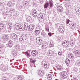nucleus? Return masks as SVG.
I'll return each instance as SVG.
<instances>
[{
    "label": "nucleus",
    "instance_id": "f257e3e1",
    "mask_svg": "<svg viewBox=\"0 0 80 80\" xmlns=\"http://www.w3.org/2000/svg\"><path fill=\"white\" fill-rule=\"evenodd\" d=\"M0 68L2 72H5L8 70V66L4 65H1L0 67Z\"/></svg>",
    "mask_w": 80,
    "mask_h": 80
},
{
    "label": "nucleus",
    "instance_id": "f03ea898",
    "mask_svg": "<svg viewBox=\"0 0 80 80\" xmlns=\"http://www.w3.org/2000/svg\"><path fill=\"white\" fill-rule=\"evenodd\" d=\"M62 45L65 47H67L69 45V41L67 40L64 41L62 42Z\"/></svg>",
    "mask_w": 80,
    "mask_h": 80
},
{
    "label": "nucleus",
    "instance_id": "7ed1b4c3",
    "mask_svg": "<svg viewBox=\"0 0 80 80\" xmlns=\"http://www.w3.org/2000/svg\"><path fill=\"white\" fill-rule=\"evenodd\" d=\"M15 23V25L14 26V28L15 30H17L18 29V27L20 26V23L18 22H16Z\"/></svg>",
    "mask_w": 80,
    "mask_h": 80
},
{
    "label": "nucleus",
    "instance_id": "20e7f679",
    "mask_svg": "<svg viewBox=\"0 0 80 80\" xmlns=\"http://www.w3.org/2000/svg\"><path fill=\"white\" fill-rule=\"evenodd\" d=\"M36 42L38 45H42V41L41 38L39 37L37 38L36 39Z\"/></svg>",
    "mask_w": 80,
    "mask_h": 80
},
{
    "label": "nucleus",
    "instance_id": "39448f33",
    "mask_svg": "<svg viewBox=\"0 0 80 80\" xmlns=\"http://www.w3.org/2000/svg\"><path fill=\"white\" fill-rule=\"evenodd\" d=\"M30 14L31 15H32L35 18V17H37V12L36 10H32Z\"/></svg>",
    "mask_w": 80,
    "mask_h": 80
},
{
    "label": "nucleus",
    "instance_id": "423d86ee",
    "mask_svg": "<svg viewBox=\"0 0 80 80\" xmlns=\"http://www.w3.org/2000/svg\"><path fill=\"white\" fill-rule=\"evenodd\" d=\"M73 53L75 55V57L80 56V51L78 50H75L72 51Z\"/></svg>",
    "mask_w": 80,
    "mask_h": 80
},
{
    "label": "nucleus",
    "instance_id": "0eeeda50",
    "mask_svg": "<svg viewBox=\"0 0 80 80\" xmlns=\"http://www.w3.org/2000/svg\"><path fill=\"white\" fill-rule=\"evenodd\" d=\"M41 66L44 68L45 69L47 70L48 68V65L47 64H45V63L44 62H42L41 63Z\"/></svg>",
    "mask_w": 80,
    "mask_h": 80
},
{
    "label": "nucleus",
    "instance_id": "6e6552de",
    "mask_svg": "<svg viewBox=\"0 0 80 80\" xmlns=\"http://www.w3.org/2000/svg\"><path fill=\"white\" fill-rule=\"evenodd\" d=\"M59 31L60 32V33H63V32H64L65 31V29H64V27L63 26H60L59 28Z\"/></svg>",
    "mask_w": 80,
    "mask_h": 80
},
{
    "label": "nucleus",
    "instance_id": "1a4fd4ad",
    "mask_svg": "<svg viewBox=\"0 0 80 80\" xmlns=\"http://www.w3.org/2000/svg\"><path fill=\"white\" fill-rule=\"evenodd\" d=\"M38 54V51L36 50H33L31 52V55L32 57H35Z\"/></svg>",
    "mask_w": 80,
    "mask_h": 80
},
{
    "label": "nucleus",
    "instance_id": "9d476101",
    "mask_svg": "<svg viewBox=\"0 0 80 80\" xmlns=\"http://www.w3.org/2000/svg\"><path fill=\"white\" fill-rule=\"evenodd\" d=\"M48 55L49 57H52L54 55V52L52 51H50L48 52Z\"/></svg>",
    "mask_w": 80,
    "mask_h": 80
},
{
    "label": "nucleus",
    "instance_id": "9b49d317",
    "mask_svg": "<svg viewBox=\"0 0 80 80\" xmlns=\"http://www.w3.org/2000/svg\"><path fill=\"white\" fill-rule=\"evenodd\" d=\"M57 10L58 12H61L63 11V8L61 6H58L57 8Z\"/></svg>",
    "mask_w": 80,
    "mask_h": 80
},
{
    "label": "nucleus",
    "instance_id": "f8f14e48",
    "mask_svg": "<svg viewBox=\"0 0 80 80\" xmlns=\"http://www.w3.org/2000/svg\"><path fill=\"white\" fill-rule=\"evenodd\" d=\"M11 36L14 40H18V37H17V36L16 34L12 33L11 34Z\"/></svg>",
    "mask_w": 80,
    "mask_h": 80
},
{
    "label": "nucleus",
    "instance_id": "ddd939ff",
    "mask_svg": "<svg viewBox=\"0 0 80 80\" xmlns=\"http://www.w3.org/2000/svg\"><path fill=\"white\" fill-rule=\"evenodd\" d=\"M45 17V14L44 13H42L40 14L38 16V18H43V17Z\"/></svg>",
    "mask_w": 80,
    "mask_h": 80
},
{
    "label": "nucleus",
    "instance_id": "4468645a",
    "mask_svg": "<svg viewBox=\"0 0 80 80\" xmlns=\"http://www.w3.org/2000/svg\"><path fill=\"white\" fill-rule=\"evenodd\" d=\"M48 47V44L47 42H45L43 44V45L42 46V49H45L46 48Z\"/></svg>",
    "mask_w": 80,
    "mask_h": 80
},
{
    "label": "nucleus",
    "instance_id": "2eb2a0df",
    "mask_svg": "<svg viewBox=\"0 0 80 80\" xmlns=\"http://www.w3.org/2000/svg\"><path fill=\"white\" fill-rule=\"evenodd\" d=\"M28 28L30 31H32L34 29V26L33 25H29L28 27Z\"/></svg>",
    "mask_w": 80,
    "mask_h": 80
},
{
    "label": "nucleus",
    "instance_id": "dca6fc26",
    "mask_svg": "<svg viewBox=\"0 0 80 80\" xmlns=\"http://www.w3.org/2000/svg\"><path fill=\"white\" fill-rule=\"evenodd\" d=\"M4 27H5V25L2 23H0V32H2V30Z\"/></svg>",
    "mask_w": 80,
    "mask_h": 80
},
{
    "label": "nucleus",
    "instance_id": "f3484780",
    "mask_svg": "<svg viewBox=\"0 0 80 80\" xmlns=\"http://www.w3.org/2000/svg\"><path fill=\"white\" fill-rule=\"evenodd\" d=\"M68 75L67 72H64L62 74V77L63 79H65V78H67Z\"/></svg>",
    "mask_w": 80,
    "mask_h": 80
},
{
    "label": "nucleus",
    "instance_id": "a211bd4d",
    "mask_svg": "<svg viewBox=\"0 0 80 80\" xmlns=\"http://www.w3.org/2000/svg\"><path fill=\"white\" fill-rule=\"evenodd\" d=\"M38 75L40 76H43L44 75V71L40 70L38 72Z\"/></svg>",
    "mask_w": 80,
    "mask_h": 80
},
{
    "label": "nucleus",
    "instance_id": "6ab92c4d",
    "mask_svg": "<svg viewBox=\"0 0 80 80\" xmlns=\"http://www.w3.org/2000/svg\"><path fill=\"white\" fill-rule=\"evenodd\" d=\"M57 67H58V69L59 70H60L61 72H63V68L62 67V66H57Z\"/></svg>",
    "mask_w": 80,
    "mask_h": 80
},
{
    "label": "nucleus",
    "instance_id": "aec40b11",
    "mask_svg": "<svg viewBox=\"0 0 80 80\" xmlns=\"http://www.w3.org/2000/svg\"><path fill=\"white\" fill-rule=\"evenodd\" d=\"M13 41H12L11 40H10L8 42V46L10 47V48H11L12 46H13Z\"/></svg>",
    "mask_w": 80,
    "mask_h": 80
},
{
    "label": "nucleus",
    "instance_id": "412c9836",
    "mask_svg": "<svg viewBox=\"0 0 80 80\" xmlns=\"http://www.w3.org/2000/svg\"><path fill=\"white\" fill-rule=\"evenodd\" d=\"M71 5H72V4H71V3L68 2H67V3H66L65 5V6L66 7H68L69 8H70V7H71Z\"/></svg>",
    "mask_w": 80,
    "mask_h": 80
},
{
    "label": "nucleus",
    "instance_id": "4be33fe9",
    "mask_svg": "<svg viewBox=\"0 0 80 80\" xmlns=\"http://www.w3.org/2000/svg\"><path fill=\"white\" fill-rule=\"evenodd\" d=\"M68 57L70 59H74V55L72 53L69 54Z\"/></svg>",
    "mask_w": 80,
    "mask_h": 80
},
{
    "label": "nucleus",
    "instance_id": "5701e85b",
    "mask_svg": "<svg viewBox=\"0 0 80 80\" xmlns=\"http://www.w3.org/2000/svg\"><path fill=\"white\" fill-rule=\"evenodd\" d=\"M76 66L80 67V61H76L75 63Z\"/></svg>",
    "mask_w": 80,
    "mask_h": 80
},
{
    "label": "nucleus",
    "instance_id": "b1692460",
    "mask_svg": "<svg viewBox=\"0 0 80 80\" xmlns=\"http://www.w3.org/2000/svg\"><path fill=\"white\" fill-rule=\"evenodd\" d=\"M75 11L78 14L80 13V8H75Z\"/></svg>",
    "mask_w": 80,
    "mask_h": 80
},
{
    "label": "nucleus",
    "instance_id": "393cba45",
    "mask_svg": "<svg viewBox=\"0 0 80 80\" xmlns=\"http://www.w3.org/2000/svg\"><path fill=\"white\" fill-rule=\"evenodd\" d=\"M49 3L50 4V8H51L52 6L53 5V1L52 0H50L49 1Z\"/></svg>",
    "mask_w": 80,
    "mask_h": 80
},
{
    "label": "nucleus",
    "instance_id": "a878e982",
    "mask_svg": "<svg viewBox=\"0 0 80 80\" xmlns=\"http://www.w3.org/2000/svg\"><path fill=\"white\" fill-rule=\"evenodd\" d=\"M35 30L41 31L42 30V28L41 27V26L39 25L36 28Z\"/></svg>",
    "mask_w": 80,
    "mask_h": 80
},
{
    "label": "nucleus",
    "instance_id": "bb28decb",
    "mask_svg": "<svg viewBox=\"0 0 80 80\" xmlns=\"http://www.w3.org/2000/svg\"><path fill=\"white\" fill-rule=\"evenodd\" d=\"M75 40H70V43L71 46H73V45L75 44Z\"/></svg>",
    "mask_w": 80,
    "mask_h": 80
},
{
    "label": "nucleus",
    "instance_id": "cd10ccee",
    "mask_svg": "<svg viewBox=\"0 0 80 80\" xmlns=\"http://www.w3.org/2000/svg\"><path fill=\"white\" fill-rule=\"evenodd\" d=\"M66 63L67 66H69L70 64V60L68 58H67L66 60Z\"/></svg>",
    "mask_w": 80,
    "mask_h": 80
},
{
    "label": "nucleus",
    "instance_id": "c85d7f7f",
    "mask_svg": "<svg viewBox=\"0 0 80 80\" xmlns=\"http://www.w3.org/2000/svg\"><path fill=\"white\" fill-rule=\"evenodd\" d=\"M18 30L20 32H22V31H23V26H20L19 27H18Z\"/></svg>",
    "mask_w": 80,
    "mask_h": 80
},
{
    "label": "nucleus",
    "instance_id": "c756f323",
    "mask_svg": "<svg viewBox=\"0 0 80 80\" xmlns=\"http://www.w3.org/2000/svg\"><path fill=\"white\" fill-rule=\"evenodd\" d=\"M23 40H25L27 39V36L25 34H23L21 36Z\"/></svg>",
    "mask_w": 80,
    "mask_h": 80
},
{
    "label": "nucleus",
    "instance_id": "7c9ffc66",
    "mask_svg": "<svg viewBox=\"0 0 80 80\" xmlns=\"http://www.w3.org/2000/svg\"><path fill=\"white\" fill-rule=\"evenodd\" d=\"M47 78L48 80H52V75L51 74H48V76H47Z\"/></svg>",
    "mask_w": 80,
    "mask_h": 80
},
{
    "label": "nucleus",
    "instance_id": "2f4dec72",
    "mask_svg": "<svg viewBox=\"0 0 80 80\" xmlns=\"http://www.w3.org/2000/svg\"><path fill=\"white\" fill-rule=\"evenodd\" d=\"M48 6H49V3L48 2H46L44 5V8H47Z\"/></svg>",
    "mask_w": 80,
    "mask_h": 80
},
{
    "label": "nucleus",
    "instance_id": "473e14b6",
    "mask_svg": "<svg viewBox=\"0 0 80 80\" xmlns=\"http://www.w3.org/2000/svg\"><path fill=\"white\" fill-rule=\"evenodd\" d=\"M40 32L41 31H40L35 30L34 34L36 35H37L40 34Z\"/></svg>",
    "mask_w": 80,
    "mask_h": 80
},
{
    "label": "nucleus",
    "instance_id": "72a5a7b5",
    "mask_svg": "<svg viewBox=\"0 0 80 80\" xmlns=\"http://www.w3.org/2000/svg\"><path fill=\"white\" fill-rule=\"evenodd\" d=\"M23 5H28V1L27 0H24L22 1Z\"/></svg>",
    "mask_w": 80,
    "mask_h": 80
},
{
    "label": "nucleus",
    "instance_id": "f704fd0d",
    "mask_svg": "<svg viewBox=\"0 0 80 80\" xmlns=\"http://www.w3.org/2000/svg\"><path fill=\"white\" fill-rule=\"evenodd\" d=\"M8 25L9 26V30H11V28H12L13 27V26H12V22H9L8 23Z\"/></svg>",
    "mask_w": 80,
    "mask_h": 80
},
{
    "label": "nucleus",
    "instance_id": "c9c22d12",
    "mask_svg": "<svg viewBox=\"0 0 80 80\" xmlns=\"http://www.w3.org/2000/svg\"><path fill=\"white\" fill-rule=\"evenodd\" d=\"M18 78L19 80H23V78L21 75H19L18 77Z\"/></svg>",
    "mask_w": 80,
    "mask_h": 80
},
{
    "label": "nucleus",
    "instance_id": "e433bc0d",
    "mask_svg": "<svg viewBox=\"0 0 80 80\" xmlns=\"http://www.w3.org/2000/svg\"><path fill=\"white\" fill-rule=\"evenodd\" d=\"M28 29V24L25 23L24 24V30H27Z\"/></svg>",
    "mask_w": 80,
    "mask_h": 80
},
{
    "label": "nucleus",
    "instance_id": "4c0bfd02",
    "mask_svg": "<svg viewBox=\"0 0 80 80\" xmlns=\"http://www.w3.org/2000/svg\"><path fill=\"white\" fill-rule=\"evenodd\" d=\"M3 39H4V40H6V39H8V35H5L4 36L2 37Z\"/></svg>",
    "mask_w": 80,
    "mask_h": 80
},
{
    "label": "nucleus",
    "instance_id": "58836bf2",
    "mask_svg": "<svg viewBox=\"0 0 80 80\" xmlns=\"http://www.w3.org/2000/svg\"><path fill=\"white\" fill-rule=\"evenodd\" d=\"M3 15L5 16H8V11H5L3 12Z\"/></svg>",
    "mask_w": 80,
    "mask_h": 80
},
{
    "label": "nucleus",
    "instance_id": "ea45409f",
    "mask_svg": "<svg viewBox=\"0 0 80 80\" xmlns=\"http://www.w3.org/2000/svg\"><path fill=\"white\" fill-rule=\"evenodd\" d=\"M12 56L13 57H15L17 56V53H16V52H13L12 53Z\"/></svg>",
    "mask_w": 80,
    "mask_h": 80
},
{
    "label": "nucleus",
    "instance_id": "a19ab883",
    "mask_svg": "<svg viewBox=\"0 0 80 80\" xmlns=\"http://www.w3.org/2000/svg\"><path fill=\"white\" fill-rule=\"evenodd\" d=\"M45 29L46 31L47 32H49V26H47L46 27Z\"/></svg>",
    "mask_w": 80,
    "mask_h": 80
},
{
    "label": "nucleus",
    "instance_id": "79ce46f5",
    "mask_svg": "<svg viewBox=\"0 0 80 80\" xmlns=\"http://www.w3.org/2000/svg\"><path fill=\"white\" fill-rule=\"evenodd\" d=\"M4 47H5V46L2 43H0V49H2Z\"/></svg>",
    "mask_w": 80,
    "mask_h": 80
},
{
    "label": "nucleus",
    "instance_id": "37998d69",
    "mask_svg": "<svg viewBox=\"0 0 80 80\" xmlns=\"http://www.w3.org/2000/svg\"><path fill=\"white\" fill-rule=\"evenodd\" d=\"M25 53L26 54V55L27 57L28 58H29L30 57V55L29 54L28 52H25Z\"/></svg>",
    "mask_w": 80,
    "mask_h": 80
},
{
    "label": "nucleus",
    "instance_id": "c03bdc74",
    "mask_svg": "<svg viewBox=\"0 0 80 80\" xmlns=\"http://www.w3.org/2000/svg\"><path fill=\"white\" fill-rule=\"evenodd\" d=\"M58 54L59 57H61L62 55V51H59L58 52Z\"/></svg>",
    "mask_w": 80,
    "mask_h": 80
},
{
    "label": "nucleus",
    "instance_id": "a18cd8bd",
    "mask_svg": "<svg viewBox=\"0 0 80 80\" xmlns=\"http://www.w3.org/2000/svg\"><path fill=\"white\" fill-rule=\"evenodd\" d=\"M76 61H80V56H76Z\"/></svg>",
    "mask_w": 80,
    "mask_h": 80
},
{
    "label": "nucleus",
    "instance_id": "49530a36",
    "mask_svg": "<svg viewBox=\"0 0 80 80\" xmlns=\"http://www.w3.org/2000/svg\"><path fill=\"white\" fill-rule=\"evenodd\" d=\"M31 19H32V18H31L30 17H28V18L27 19V22H30V20Z\"/></svg>",
    "mask_w": 80,
    "mask_h": 80
},
{
    "label": "nucleus",
    "instance_id": "de8ad7c7",
    "mask_svg": "<svg viewBox=\"0 0 80 80\" xmlns=\"http://www.w3.org/2000/svg\"><path fill=\"white\" fill-rule=\"evenodd\" d=\"M41 35L43 36V37H45V36L46 35V33H45V32H44L42 31V32Z\"/></svg>",
    "mask_w": 80,
    "mask_h": 80
},
{
    "label": "nucleus",
    "instance_id": "09e8293b",
    "mask_svg": "<svg viewBox=\"0 0 80 80\" xmlns=\"http://www.w3.org/2000/svg\"><path fill=\"white\" fill-rule=\"evenodd\" d=\"M30 61L31 62V63H35V60L32 59H30Z\"/></svg>",
    "mask_w": 80,
    "mask_h": 80
},
{
    "label": "nucleus",
    "instance_id": "8fccbe9b",
    "mask_svg": "<svg viewBox=\"0 0 80 80\" xmlns=\"http://www.w3.org/2000/svg\"><path fill=\"white\" fill-rule=\"evenodd\" d=\"M16 48L17 50H18V49H20V45H17L16 46Z\"/></svg>",
    "mask_w": 80,
    "mask_h": 80
},
{
    "label": "nucleus",
    "instance_id": "3c124183",
    "mask_svg": "<svg viewBox=\"0 0 80 80\" xmlns=\"http://www.w3.org/2000/svg\"><path fill=\"white\" fill-rule=\"evenodd\" d=\"M49 46L50 47H53V43L52 42H51Z\"/></svg>",
    "mask_w": 80,
    "mask_h": 80
},
{
    "label": "nucleus",
    "instance_id": "603ef678",
    "mask_svg": "<svg viewBox=\"0 0 80 80\" xmlns=\"http://www.w3.org/2000/svg\"><path fill=\"white\" fill-rule=\"evenodd\" d=\"M5 5V3L4 2H2L0 3V6H3Z\"/></svg>",
    "mask_w": 80,
    "mask_h": 80
},
{
    "label": "nucleus",
    "instance_id": "864d4df0",
    "mask_svg": "<svg viewBox=\"0 0 80 80\" xmlns=\"http://www.w3.org/2000/svg\"><path fill=\"white\" fill-rule=\"evenodd\" d=\"M54 69L55 71H57L58 70V68L57 67V66L55 68H54Z\"/></svg>",
    "mask_w": 80,
    "mask_h": 80
},
{
    "label": "nucleus",
    "instance_id": "5fc2aeb1",
    "mask_svg": "<svg viewBox=\"0 0 80 80\" xmlns=\"http://www.w3.org/2000/svg\"><path fill=\"white\" fill-rule=\"evenodd\" d=\"M69 22H70V20L67 19L66 22L67 24H68L69 23Z\"/></svg>",
    "mask_w": 80,
    "mask_h": 80
},
{
    "label": "nucleus",
    "instance_id": "6e6d98bb",
    "mask_svg": "<svg viewBox=\"0 0 80 80\" xmlns=\"http://www.w3.org/2000/svg\"><path fill=\"white\" fill-rule=\"evenodd\" d=\"M19 41H22V40H23V39H22V37L21 36L20 38H19Z\"/></svg>",
    "mask_w": 80,
    "mask_h": 80
},
{
    "label": "nucleus",
    "instance_id": "4d7b16f0",
    "mask_svg": "<svg viewBox=\"0 0 80 80\" xmlns=\"http://www.w3.org/2000/svg\"><path fill=\"white\" fill-rule=\"evenodd\" d=\"M10 13H13L14 12H15V10H13V11H10Z\"/></svg>",
    "mask_w": 80,
    "mask_h": 80
},
{
    "label": "nucleus",
    "instance_id": "13d9d810",
    "mask_svg": "<svg viewBox=\"0 0 80 80\" xmlns=\"http://www.w3.org/2000/svg\"><path fill=\"white\" fill-rule=\"evenodd\" d=\"M48 35L50 37H51L52 36V33L51 32L48 33Z\"/></svg>",
    "mask_w": 80,
    "mask_h": 80
},
{
    "label": "nucleus",
    "instance_id": "bf43d9fd",
    "mask_svg": "<svg viewBox=\"0 0 80 80\" xmlns=\"http://www.w3.org/2000/svg\"><path fill=\"white\" fill-rule=\"evenodd\" d=\"M57 39H58V41H59H59H61V40H62V39H61V38H57Z\"/></svg>",
    "mask_w": 80,
    "mask_h": 80
},
{
    "label": "nucleus",
    "instance_id": "052dcab7",
    "mask_svg": "<svg viewBox=\"0 0 80 80\" xmlns=\"http://www.w3.org/2000/svg\"><path fill=\"white\" fill-rule=\"evenodd\" d=\"M13 10H15L13 9V8H10V11H13Z\"/></svg>",
    "mask_w": 80,
    "mask_h": 80
},
{
    "label": "nucleus",
    "instance_id": "680f3d73",
    "mask_svg": "<svg viewBox=\"0 0 80 80\" xmlns=\"http://www.w3.org/2000/svg\"><path fill=\"white\" fill-rule=\"evenodd\" d=\"M8 6L9 7L11 6V3H10L9 2H8Z\"/></svg>",
    "mask_w": 80,
    "mask_h": 80
},
{
    "label": "nucleus",
    "instance_id": "e2e57ef3",
    "mask_svg": "<svg viewBox=\"0 0 80 80\" xmlns=\"http://www.w3.org/2000/svg\"><path fill=\"white\" fill-rule=\"evenodd\" d=\"M21 1V0H16V2H17V3H19Z\"/></svg>",
    "mask_w": 80,
    "mask_h": 80
},
{
    "label": "nucleus",
    "instance_id": "0e129e2a",
    "mask_svg": "<svg viewBox=\"0 0 80 80\" xmlns=\"http://www.w3.org/2000/svg\"><path fill=\"white\" fill-rule=\"evenodd\" d=\"M69 27L70 28H72V27H73L72 25H71L69 26Z\"/></svg>",
    "mask_w": 80,
    "mask_h": 80
},
{
    "label": "nucleus",
    "instance_id": "69168bd1",
    "mask_svg": "<svg viewBox=\"0 0 80 80\" xmlns=\"http://www.w3.org/2000/svg\"><path fill=\"white\" fill-rule=\"evenodd\" d=\"M72 27H75V24L72 23Z\"/></svg>",
    "mask_w": 80,
    "mask_h": 80
},
{
    "label": "nucleus",
    "instance_id": "338daca9",
    "mask_svg": "<svg viewBox=\"0 0 80 80\" xmlns=\"http://www.w3.org/2000/svg\"><path fill=\"white\" fill-rule=\"evenodd\" d=\"M72 24H73V23H70L69 26L72 25Z\"/></svg>",
    "mask_w": 80,
    "mask_h": 80
},
{
    "label": "nucleus",
    "instance_id": "774afa93",
    "mask_svg": "<svg viewBox=\"0 0 80 80\" xmlns=\"http://www.w3.org/2000/svg\"><path fill=\"white\" fill-rule=\"evenodd\" d=\"M36 5H37V4H35V3L33 4V6H35V7L36 6Z\"/></svg>",
    "mask_w": 80,
    "mask_h": 80
}]
</instances>
